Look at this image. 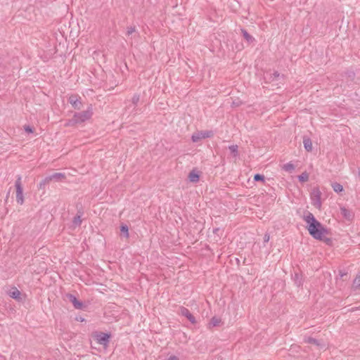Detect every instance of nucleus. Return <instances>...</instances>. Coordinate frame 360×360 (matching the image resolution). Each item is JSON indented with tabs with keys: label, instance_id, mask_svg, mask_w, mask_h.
<instances>
[{
	"label": "nucleus",
	"instance_id": "4be33fe9",
	"mask_svg": "<svg viewBox=\"0 0 360 360\" xmlns=\"http://www.w3.org/2000/svg\"><path fill=\"white\" fill-rule=\"evenodd\" d=\"M283 169L285 172H292L295 169V166L291 162H288L283 166Z\"/></svg>",
	"mask_w": 360,
	"mask_h": 360
},
{
	"label": "nucleus",
	"instance_id": "cd10ccee",
	"mask_svg": "<svg viewBox=\"0 0 360 360\" xmlns=\"http://www.w3.org/2000/svg\"><path fill=\"white\" fill-rule=\"evenodd\" d=\"M136 32L135 26H130L127 27V35L129 36Z\"/></svg>",
	"mask_w": 360,
	"mask_h": 360
},
{
	"label": "nucleus",
	"instance_id": "f8f14e48",
	"mask_svg": "<svg viewBox=\"0 0 360 360\" xmlns=\"http://www.w3.org/2000/svg\"><path fill=\"white\" fill-rule=\"evenodd\" d=\"M180 314L182 316L186 317L191 323H195L196 322L195 317L192 315V314L187 308L181 307L180 308Z\"/></svg>",
	"mask_w": 360,
	"mask_h": 360
},
{
	"label": "nucleus",
	"instance_id": "c756f323",
	"mask_svg": "<svg viewBox=\"0 0 360 360\" xmlns=\"http://www.w3.org/2000/svg\"><path fill=\"white\" fill-rule=\"evenodd\" d=\"M24 129L27 133H33L34 132L33 128L32 127H30V125H25Z\"/></svg>",
	"mask_w": 360,
	"mask_h": 360
},
{
	"label": "nucleus",
	"instance_id": "5701e85b",
	"mask_svg": "<svg viewBox=\"0 0 360 360\" xmlns=\"http://www.w3.org/2000/svg\"><path fill=\"white\" fill-rule=\"evenodd\" d=\"M298 179L301 182H306L309 180V174L307 172H302L298 176Z\"/></svg>",
	"mask_w": 360,
	"mask_h": 360
},
{
	"label": "nucleus",
	"instance_id": "c85d7f7f",
	"mask_svg": "<svg viewBox=\"0 0 360 360\" xmlns=\"http://www.w3.org/2000/svg\"><path fill=\"white\" fill-rule=\"evenodd\" d=\"M77 120H75V117L73 116L72 119L69 120L68 122L65 124V126H75L77 124Z\"/></svg>",
	"mask_w": 360,
	"mask_h": 360
},
{
	"label": "nucleus",
	"instance_id": "2eb2a0df",
	"mask_svg": "<svg viewBox=\"0 0 360 360\" xmlns=\"http://www.w3.org/2000/svg\"><path fill=\"white\" fill-rule=\"evenodd\" d=\"M188 179L191 182L197 183L200 180V175L195 169H193L188 174Z\"/></svg>",
	"mask_w": 360,
	"mask_h": 360
},
{
	"label": "nucleus",
	"instance_id": "6e6552de",
	"mask_svg": "<svg viewBox=\"0 0 360 360\" xmlns=\"http://www.w3.org/2000/svg\"><path fill=\"white\" fill-rule=\"evenodd\" d=\"M6 293L13 299L20 302L22 300L20 291L16 287H11L6 290Z\"/></svg>",
	"mask_w": 360,
	"mask_h": 360
},
{
	"label": "nucleus",
	"instance_id": "39448f33",
	"mask_svg": "<svg viewBox=\"0 0 360 360\" xmlns=\"http://www.w3.org/2000/svg\"><path fill=\"white\" fill-rule=\"evenodd\" d=\"M94 338L98 344L107 347L110 342V334L103 332L96 333Z\"/></svg>",
	"mask_w": 360,
	"mask_h": 360
},
{
	"label": "nucleus",
	"instance_id": "a878e982",
	"mask_svg": "<svg viewBox=\"0 0 360 360\" xmlns=\"http://www.w3.org/2000/svg\"><path fill=\"white\" fill-rule=\"evenodd\" d=\"M140 96L139 94H134L131 98V102L134 107L136 106L137 103L139 102Z\"/></svg>",
	"mask_w": 360,
	"mask_h": 360
},
{
	"label": "nucleus",
	"instance_id": "7c9ffc66",
	"mask_svg": "<svg viewBox=\"0 0 360 360\" xmlns=\"http://www.w3.org/2000/svg\"><path fill=\"white\" fill-rule=\"evenodd\" d=\"M359 282H360V276L356 275V276L354 279V282L356 287L360 285Z\"/></svg>",
	"mask_w": 360,
	"mask_h": 360
},
{
	"label": "nucleus",
	"instance_id": "a211bd4d",
	"mask_svg": "<svg viewBox=\"0 0 360 360\" xmlns=\"http://www.w3.org/2000/svg\"><path fill=\"white\" fill-rule=\"evenodd\" d=\"M241 33L243 34V37H244V39L249 43V44H251L252 43L253 41H255V38L250 35L246 30L245 29H241Z\"/></svg>",
	"mask_w": 360,
	"mask_h": 360
},
{
	"label": "nucleus",
	"instance_id": "f257e3e1",
	"mask_svg": "<svg viewBox=\"0 0 360 360\" xmlns=\"http://www.w3.org/2000/svg\"><path fill=\"white\" fill-rule=\"evenodd\" d=\"M304 221L307 224V230L309 234L315 239L322 240L323 237L328 233V230L314 217V214L308 212L304 217Z\"/></svg>",
	"mask_w": 360,
	"mask_h": 360
},
{
	"label": "nucleus",
	"instance_id": "6ab92c4d",
	"mask_svg": "<svg viewBox=\"0 0 360 360\" xmlns=\"http://www.w3.org/2000/svg\"><path fill=\"white\" fill-rule=\"evenodd\" d=\"M331 186L335 193H339L344 191L343 186L338 182L332 183Z\"/></svg>",
	"mask_w": 360,
	"mask_h": 360
},
{
	"label": "nucleus",
	"instance_id": "4468645a",
	"mask_svg": "<svg viewBox=\"0 0 360 360\" xmlns=\"http://www.w3.org/2000/svg\"><path fill=\"white\" fill-rule=\"evenodd\" d=\"M83 215V212L82 211H78L76 216L72 219V225L75 227L79 226L82 224V217Z\"/></svg>",
	"mask_w": 360,
	"mask_h": 360
},
{
	"label": "nucleus",
	"instance_id": "393cba45",
	"mask_svg": "<svg viewBox=\"0 0 360 360\" xmlns=\"http://www.w3.org/2000/svg\"><path fill=\"white\" fill-rule=\"evenodd\" d=\"M220 322H221V319L214 316V317L212 318V319L210 322V325L212 326V327L217 326H219Z\"/></svg>",
	"mask_w": 360,
	"mask_h": 360
},
{
	"label": "nucleus",
	"instance_id": "f3484780",
	"mask_svg": "<svg viewBox=\"0 0 360 360\" xmlns=\"http://www.w3.org/2000/svg\"><path fill=\"white\" fill-rule=\"evenodd\" d=\"M303 144H304V147L307 151L311 152L312 150V142L309 138H308L307 136H304Z\"/></svg>",
	"mask_w": 360,
	"mask_h": 360
},
{
	"label": "nucleus",
	"instance_id": "9d476101",
	"mask_svg": "<svg viewBox=\"0 0 360 360\" xmlns=\"http://www.w3.org/2000/svg\"><path fill=\"white\" fill-rule=\"evenodd\" d=\"M69 103L76 110H80L82 108L81 98L77 95H71L68 99Z\"/></svg>",
	"mask_w": 360,
	"mask_h": 360
},
{
	"label": "nucleus",
	"instance_id": "423d86ee",
	"mask_svg": "<svg viewBox=\"0 0 360 360\" xmlns=\"http://www.w3.org/2000/svg\"><path fill=\"white\" fill-rule=\"evenodd\" d=\"M65 297L67 300H68L73 304L75 309H82L84 307V304H83V302L78 300L74 295L68 293L65 295Z\"/></svg>",
	"mask_w": 360,
	"mask_h": 360
},
{
	"label": "nucleus",
	"instance_id": "473e14b6",
	"mask_svg": "<svg viewBox=\"0 0 360 360\" xmlns=\"http://www.w3.org/2000/svg\"><path fill=\"white\" fill-rule=\"evenodd\" d=\"M218 231H219V229H215L214 230V233H217Z\"/></svg>",
	"mask_w": 360,
	"mask_h": 360
},
{
	"label": "nucleus",
	"instance_id": "b1692460",
	"mask_svg": "<svg viewBox=\"0 0 360 360\" xmlns=\"http://www.w3.org/2000/svg\"><path fill=\"white\" fill-rule=\"evenodd\" d=\"M238 147L237 145H232L229 147V149L230 150L231 153L233 154V157H237L238 155Z\"/></svg>",
	"mask_w": 360,
	"mask_h": 360
},
{
	"label": "nucleus",
	"instance_id": "1a4fd4ad",
	"mask_svg": "<svg viewBox=\"0 0 360 360\" xmlns=\"http://www.w3.org/2000/svg\"><path fill=\"white\" fill-rule=\"evenodd\" d=\"M281 77H283V75H281L277 71H274L273 73L268 72L264 75V79L266 83H271L278 79Z\"/></svg>",
	"mask_w": 360,
	"mask_h": 360
},
{
	"label": "nucleus",
	"instance_id": "bb28decb",
	"mask_svg": "<svg viewBox=\"0 0 360 360\" xmlns=\"http://www.w3.org/2000/svg\"><path fill=\"white\" fill-rule=\"evenodd\" d=\"M254 180L255 181H264V175L257 174L254 176Z\"/></svg>",
	"mask_w": 360,
	"mask_h": 360
},
{
	"label": "nucleus",
	"instance_id": "f03ea898",
	"mask_svg": "<svg viewBox=\"0 0 360 360\" xmlns=\"http://www.w3.org/2000/svg\"><path fill=\"white\" fill-rule=\"evenodd\" d=\"M93 115V109L92 106L90 105L88 107L87 110H84L80 112H75L74 114L75 120H77L78 124H81L84 122L85 121L89 120Z\"/></svg>",
	"mask_w": 360,
	"mask_h": 360
},
{
	"label": "nucleus",
	"instance_id": "ddd939ff",
	"mask_svg": "<svg viewBox=\"0 0 360 360\" xmlns=\"http://www.w3.org/2000/svg\"><path fill=\"white\" fill-rule=\"evenodd\" d=\"M50 181H62L65 179V174L64 173H54L52 175L49 176Z\"/></svg>",
	"mask_w": 360,
	"mask_h": 360
},
{
	"label": "nucleus",
	"instance_id": "dca6fc26",
	"mask_svg": "<svg viewBox=\"0 0 360 360\" xmlns=\"http://www.w3.org/2000/svg\"><path fill=\"white\" fill-rule=\"evenodd\" d=\"M340 212L342 215L347 220H352L353 219L354 214L352 212L346 209L345 207H341Z\"/></svg>",
	"mask_w": 360,
	"mask_h": 360
},
{
	"label": "nucleus",
	"instance_id": "9b49d317",
	"mask_svg": "<svg viewBox=\"0 0 360 360\" xmlns=\"http://www.w3.org/2000/svg\"><path fill=\"white\" fill-rule=\"evenodd\" d=\"M304 342L305 343H308V344H311V345H316L319 349H323L326 347V345L317 340V339H315L314 338H311V337H307V338H305L304 340Z\"/></svg>",
	"mask_w": 360,
	"mask_h": 360
},
{
	"label": "nucleus",
	"instance_id": "2f4dec72",
	"mask_svg": "<svg viewBox=\"0 0 360 360\" xmlns=\"http://www.w3.org/2000/svg\"><path fill=\"white\" fill-rule=\"evenodd\" d=\"M269 238H270L269 235L268 233H266V234L264 235V243H267V242H269Z\"/></svg>",
	"mask_w": 360,
	"mask_h": 360
},
{
	"label": "nucleus",
	"instance_id": "7ed1b4c3",
	"mask_svg": "<svg viewBox=\"0 0 360 360\" xmlns=\"http://www.w3.org/2000/svg\"><path fill=\"white\" fill-rule=\"evenodd\" d=\"M321 192L319 187H314L310 193V198L311 200V204L317 209L320 210L321 208Z\"/></svg>",
	"mask_w": 360,
	"mask_h": 360
},
{
	"label": "nucleus",
	"instance_id": "0eeeda50",
	"mask_svg": "<svg viewBox=\"0 0 360 360\" xmlns=\"http://www.w3.org/2000/svg\"><path fill=\"white\" fill-rule=\"evenodd\" d=\"M212 135V132L210 131H198L192 135L191 139L193 142L196 143L202 139L210 137Z\"/></svg>",
	"mask_w": 360,
	"mask_h": 360
},
{
	"label": "nucleus",
	"instance_id": "412c9836",
	"mask_svg": "<svg viewBox=\"0 0 360 360\" xmlns=\"http://www.w3.org/2000/svg\"><path fill=\"white\" fill-rule=\"evenodd\" d=\"M50 180L49 176H46L45 179L41 181L39 184L38 188L39 189H44L45 186L50 183Z\"/></svg>",
	"mask_w": 360,
	"mask_h": 360
},
{
	"label": "nucleus",
	"instance_id": "aec40b11",
	"mask_svg": "<svg viewBox=\"0 0 360 360\" xmlns=\"http://www.w3.org/2000/svg\"><path fill=\"white\" fill-rule=\"evenodd\" d=\"M121 233L126 238H129V228L126 224H122L120 226Z\"/></svg>",
	"mask_w": 360,
	"mask_h": 360
},
{
	"label": "nucleus",
	"instance_id": "20e7f679",
	"mask_svg": "<svg viewBox=\"0 0 360 360\" xmlns=\"http://www.w3.org/2000/svg\"><path fill=\"white\" fill-rule=\"evenodd\" d=\"M21 179V176L18 175L15 182V187L16 190V201L20 205H22L24 203L23 188Z\"/></svg>",
	"mask_w": 360,
	"mask_h": 360
}]
</instances>
